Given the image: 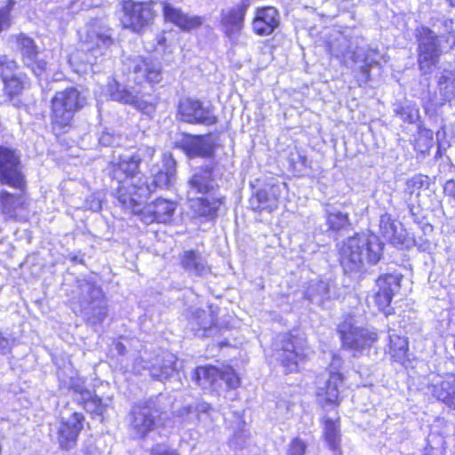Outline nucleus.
<instances>
[{
  "label": "nucleus",
  "instance_id": "obj_30",
  "mask_svg": "<svg viewBox=\"0 0 455 455\" xmlns=\"http://www.w3.org/2000/svg\"><path fill=\"white\" fill-rule=\"evenodd\" d=\"M183 150L189 157H207L213 154V144L207 136H187L181 142Z\"/></svg>",
  "mask_w": 455,
  "mask_h": 455
},
{
  "label": "nucleus",
  "instance_id": "obj_11",
  "mask_svg": "<svg viewBox=\"0 0 455 455\" xmlns=\"http://www.w3.org/2000/svg\"><path fill=\"white\" fill-rule=\"evenodd\" d=\"M124 66L129 72V79L135 84L159 83L162 79L160 63L151 59L141 56L128 57L124 60Z\"/></svg>",
  "mask_w": 455,
  "mask_h": 455
},
{
  "label": "nucleus",
  "instance_id": "obj_24",
  "mask_svg": "<svg viewBox=\"0 0 455 455\" xmlns=\"http://www.w3.org/2000/svg\"><path fill=\"white\" fill-rule=\"evenodd\" d=\"M108 92L113 100L133 106L135 108L149 114L154 110V106L141 99L138 92L129 90L116 81L108 84Z\"/></svg>",
  "mask_w": 455,
  "mask_h": 455
},
{
  "label": "nucleus",
  "instance_id": "obj_38",
  "mask_svg": "<svg viewBox=\"0 0 455 455\" xmlns=\"http://www.w3.org/2000/svg\"><path fill=\"white\" fill-rule=\"evenodd\" d=\"M86 410V411L91 414H94L97 416H103L107 408L109 406L110 399H107L103 401L101 398L97 395H92V392L89 393V397H84L79 401Z\"/></svg>",
  "mask_w": 455,
  "mask_h": 455
},
{
  "label": "nucleus",
  "instance_id": "obj_35",
  "mask_svg": "<svg viewBox=\"0 0 455 455\" xmlns=\"http://www.w3.org/2000/svg\"><path fill=\"white\" fill-rule=\"evenodd\" d=\"M191 207L200 216L213 218L216 216L219 207L221 204L220 199L212 200L201 196L192 197L190 199Z\"/></svg>",
  "mask_w": 455,
  "mask_h": 455
},
{
  "label": "nucleus",
  "instance_id": "obj_29",
  "mask_svg": "<svg viewBox=\"0 0 455 455\" xmlns=\"http://www.w3.org/2000/svg\"><path fill=\"white\" fill-rule=\"evenodd\" d=\"M343 385V376L339 371H330L329 379L317 388L319 402L329 404L339 403V393Z\"/></svg>",
  "mask_w": 455,
  "mask_h": 455
},
{
  "label": "nucleus",
  "instance_id": "obj_19",
  "mask_svg": "<svg viewBox=\"0 0 455 455\" xmlns=\"http://www.w3.org/2000/svg\"><path fill=\"white\" fill-rule=\"evenodd\" d=\"M84 416L78 412H73L68 418H62L57 433V441L60 449L70 451L75 448L78 435L84 427Z\"/></svg>",
  "mask_w": 455,
  "mask_h": 455
},
{
  "label": "nucleus",
  "instance_id": "obj_8",
  "mask_svg": "<svg viewBox=\"0 0 455 455\" xmlns=\"http://www.w3.org/2000/svg\"><path fill=\"white\" fill-rule=\"evenodd\" d=\"M160 420L155 403L143 402L132 406L130 412V431L134 438H144L154 431Z\"/></svg>",
  "mask_w": 455,
  "mask_h": 455
},
{
  "label": "nucleus",
  "instance_id": "obj_54",
  "mask_svg": "<svg viewBox=\"0 0 455 455\" xmlns=\"http://www.w3.org/2000/svg\"><path fill=\"white\" fill-rule=\"evenodd\" d=\"M444 24H445V27L448 28L449 26H451L452 24V20H447L444 21Z\"/></svg>",
  "mask_w": 455,
  "mask_h": 455
},
{
  "label": "nucleus",
  "instance_id": "obj_31",
  "mask_svg": "<svg viewBox=\"0 0 455 455\" xmlns=\"http://www.w3.org/2000/svg\"><path fill=\"white\" fill-rule=\"evenodd\" d=\"M180 263L184 270L192 275L203 276L210 272L205 258L196 251H185L180 256Z\"/></svg>",
  "mask_w": 455,
  "mask_h": 455
},
{
  "label": "nucleus",
  "instance_id": "obj_53",
  "mask_svg": "<svg viewBox=\"0 0 455 455\" xmlns=\"http://www.w3.org/2000/svg\"><path fill=\"white\" fill-rule=\"evenodd\" d=\"M429 248V243H424L419 246V249L422 251H427Z\"/></svg>",
  "mask_w": 455,
  "mask_h": 455
},
{
  "label": "nucleus",
  "instance_id": "obj_7",
  "mask_svg": "<svg viewBox=\"0 0 455 455\" xmlns=\"http://www.w3.org/2000/svg\"><path fill=\"white\" fill-rule=\"evenodd\" d=\"M418 64L424 75L431 74L437 67L443 53L440 37L430 28L421 26L417 28Z\"/></svg>",
  "mask_w": 455,
  "mask_h": 455
},
{
  "label": "nucleus",
  "instance_id": "obj_13",
  "mask_svg": "<svg viewBox=\"0 0 455 455\" xmlns=\"http://www.w3.org/2000/svg\"><path fill=\"white\" fill-rule=\"evenodd\" d=\"M26 76L19 71L17 63L7 57L0 59V98L12 99L24 89Z\"/></svg>",
  "mask_w": 455,
  "mask_h": 455
},
{
  "label": "nucleus",
  "instance_id": "obj_55",
  "mask_svg": "<svg viewBox=\"0 0 455 455\" xmlns=\"http://www.w3.org/2000/svg\"><path fill=\"white\" fill-rule=\"evenodd\" d=\"M452 7H455V0H447Z\"/></svg>",
  "mask_w": 455,
  "mask_h": 455
},
{
  "label": "nucleus",
  "instance_id": "obj_41",
  "mask_svg": "<svg viewBox=\"0 0 455 455\" xmlns=\"http://www.w3.org/2000/svg\"><path fill=\"white\" fill-rule=\"evenodd\" d=\"M380 232L385 239L395 244L400 242V237L397 235V227L392 220L390 215H382L379 221Z\"/></svg>",
  "mask_w": 455,
  "mask_h": 455
},
{
  "label": "nucleus",
  "instance_id": "obj_58",
  "mask_svg": "<svg viewBox=\"0 0 455 455\" xmlns=\"http://www.w3.org/2000/svg\"><path fill=\"white\" fill-rule=\"evenodd\" d=\"M87 71V66H85L83 69H82V72H86Z\"/></svg>",
  "mask_w": 455,
  "mask_h": 455
},
{
  "label": "nucleus",
  "instance_id": "obj_47",
  "mask_svg": "<svg viewBox=\"0 0 455 455\" xmlns=\"http://www.w3.org/2000/svg\"><path fill=\"white\" fill-rule=\"evenodd\" d=\"M10 26V8L0 10V32Z\"/></svg>",
  "mask_w": 455,
  "mask_h": 455
},
{
  "label": "nucleus",
  "instance_id": "obj_18",
  "mask_svg": "<svg viewBox=\"0 0 455 455\" xmlns=\"http://www.w3.org/2000/svg\"><path fill=\"white\" fill-rule=\"evenodd\" d=\"M179 115L181 120L190 124L212 125L217 122V117L209 107H203L199 100L183 99L179 104Z\"/></svg>",
  "mask_w": 455,
  "mask_h": 455
},
{
  "label": "nucleus",
  "instance_id": "obj_45",
  "mask_svg": "<svg viewBox=\"0 0 455 455\" xmlns=\"http://www.w3.org/2000/svg\"><path fill=\"white\" fill-rule=\"evenodd\" d=\"M305 451L306 444L299 438H295L290 445L288 455H304Z\"/></svg>",
  "mask_w": 455,
  "mask_h": 455
},
{
  "label": "nucleus",
  "instance_id": "obj_9",
  "mask_svg": "<svg viewBox=\"0 0 455 455\" xmlns=\"http://www.w3.org/2000/svg\"><path fill=\"white\" fill-rule=\"evenodd\" d=\"M339 332L343 346L355 353L369 348L377 340L376 332L358 325L353 317L346 318L339 325Z\"/></svg>",
  "mask_w": 455,
  "mask_h": 455
},
{
  "label": "nucleus",
  "instance_id": "obj_27",
  "mask_svg": "<svg viewBox=\"0 0 455 455\" xmlns=\"http://www.w3.org/2000/svg\"><path fill=\"white\" fill-rule=\"evenodd\" d=\"M163 12L165 20L173 23L184 31L199 28L204 20L201 16L188 15L168 3L163 4Z\"/></svg>",
  "mask_w": 455,
  "mask_h": 455
},
{
  "label": "nucleus",
  "instance_id": "obj_16",
  "mask_svg": "<svg viewBox=\"0 0 455 455\" xmlns=\"http://www.w3.org/2000/svg\"><path fill=\"white\" fill-rule=\"evenodd\" d=\"M299 339L284 334L281 339L280 348L276 350V359L283 366L285 372H293L307 355V349L298 343Z\"/></svg>",
  "mask_w": 455,
  "mask_h": 455
},
{
  "label": "nucleus",
  "instance_id": "obj_34",
  "mask_svg": "<svg viewBox=\"0 0 455 455\" xmlns=\"http://www.w3.org/2000/svg\"><path fill=\"white\" fill-rule=\"evenodd\" d=\"M305 296L312 303L323 306L331 299V283L326 280H311L305 290Z\"/></svg>",
  "mask_w": 455,
  "mask_h": 455
},
{
  "label": "nucleus",
  "instance_id": "obj_57",
  "mask_svg": "<svg viewBox=\"0 0 455 455\" xmlns=\"http://www.w3.org/2000/svg\"><path fill=\"white\" fill-rule=\"evenodd\" d=\"M116 347H117V349H118V350H121L124 347H123V345H122V344L118 343V344L116 345Z\"/></svg>",
  "mask_w": 455,
  "mask_h": 455
},
{
  "label": "nucleus",
  "instance_id": "obj_4",
  "mask_svg": "<svg viewBox=\"0 0 455 455\" xmlns=\"http://www.w3.org/2000/svg\"><path fill=\"white\" fill-rule=\"evenodd\" d=\"M87 65L92 67L105 58L111 56V48L115 45L113 30L102 20L88 22L80 36Z\"/></svg>",
  "mask_w": 455,
  "mask_h": 455
},
{
  "label": "nucleus",
  "instance_id": "obj_3",
  "mask_svg": "<svg viewBox=\"0 0 455 455\" xmlns=\"http://www.w3.org/2000/svg\"><path fill=\"white\" fill-rule=\"evenodd\" d=\"M331 54L345 65L348 60L360 63L359 83L366 84L371 76V67L379 64V52L376 49L361 47L357 39L347 38L339 34L329 45Z\"/></svg>",
  "mask_w": 455,
  "mask_h": 455
},
{
  "label": "nucleus",
  "instance_id": "obj_49",
  "mask_svg": "<svg viewBox=\"0 0 455 455\" xmlns=\"http://www.w3.org/2000/svg\"><path fill=\"white\" fill-rule=\"evenodd\" d=\"M155 148L150 147H144L140 148L138 151L134 152V154H140L142 157V161H147L152 159L155 155Z\"/></svg>",
  "mask_w": 455,
  "mask_h": 455
},
{
  "label": "nucleus",
  "instance_id": "obj_37",
  "mask_svg": "<svg viewBox=\"0 0 455 455\" xmlns=\"http://www.w3.org/2000/svg\"><path fill=\"white\" fill-rule=\"evenodd\" d=\"M389 353L392 358L400 363H403L408 351L407 339L398 335L389 334Z\"/></svg>",
  "mask_w": 455,
  "mask_h": 455
},
{
  "label": "nucleus",
  "instance_id": "obj_40",
  "mask_svg": "<svg viewBox=\"0 0 455 455\" xmlns=\"http://www.w3.org/2000/svg\"><path fill=\"white\" fill-rule=\"evenodd\" d=\"M324 436L329 447L336 451L340 443L339 424L330 419L324 420Z\"/></svg>",
  "mask_w": 455,
  "mask_h": 455
},
{
  "label": "nucleus",
  "instance_id": "obj_10",
  "mask_svg": "<svg viewBox=\"0 0 455 455\" xmlns=\"http://www.w3.org/2000/svg\"><path fill=\"white\" fill-rule=\"evenodd\" d=\"M193 379L203 388L218 390L225 384L228 388H235L240 379L232 368L220 370L214 366L197 367Z\"/></svg>",
  "mask_w": 455,
  "mask_h": 455
},
{
  "label": "nucleus",
  "instance_id": "obj_5",
  "mask_svg": "<svg viewBox=\"0 0 455 455\" xmlns=\"http://www.w3.org/2000/svg\"><path fill=\"white\" fill-rule=\"evenodd\" d=\"M86 105V98L75 87L57 92L51 100V120L54 130L71 126L75 113Z\"/></svg>",
  "mask_w": 455,
  "mask_h": 455
},
{
  "label": "nucleus",
  "instance_id": "obj_50",
  "mask_svg": "<svg viewBox=\"0 0 455 455\" xmlns=\"http://www.w3.org/2000/svg\"><path fill=\"white\" fill-rule=\"evenodd\" d=\"M422 184H423L422 178L413 177L407 182V187H408V188H410L411 187L419 188H421Z\"/></svg>",
  "mask_w": 455,
  "mask_h": 455
},
{
  "label": "nucleus",
  "instance_id": "obj_51",
  "mask_svg": "<svg viewBox=\"0 0 455 455\" xmlns=\"http://www.w3.org/2000/svg\"><path fill=\"white\" fill-rule=\"evenodd\" d=\"M89 208L93 212H98L101 208V202L98 198H93V200L90 203Z\"/></svg>",
  "mask_w": 455,
  "mask_h": 455
},
{
  "label": "nucleus",
  "instance_id": "obj_12",
  "mask_svg": "<svg viewBox=\"0 0 455 455\" xmlns=\"http://www.w3.org/2000/svg\"><path fill=\"white\" fill-rule=\"evenodd\" d=\"M153 2L136 3L132 0L124 3V17L122 23L124 28L133 32L140 33L148 27L156 15L153 9Z\"/></svg>",
  "mask_w": 455,
  "mask_h": 455
},
{
  "label": "nucleus",
  "instance_id": "obj_2",
  "mask_svg": "<svg viewBox=\"0 0 455 455\" xmlns=\"http://www.w3.org/2000/svg\"><path fill=\"white\" fill-rule=\"evenodd\" d=\"M382 244L372 234L355 235L339 248L340 264L346 273L360 270L364 262L376 264L381 257Z\"/></svg>",
  "mask_w": 455,
  "mask_h": 455
},
{
  "label": "nucleus",
  "instance_id": "obj_48",
  "mask_svg": "<svg viewBox=\"0 0 455 455\" xmlns=\"http://www.w3.org/2000/svg\"><path fill=\"white\" fill-rule=\"evenodd\" d=\"M13 341L0 333V355H6L12 347Z\"/></svg>",
  "mask_w": 455,
  "mask_h": 455
},
{
  "label": "nucleus",
  "instance_id": "obj_17",
  "mask_svg": "<svg viewBox=\"0 0 455 455\" xmlns=\"http://www.w3.org/2000/svg\"><path fill=\"white\" fill-rule=\"evenodd\" d=\"M151 363L143 356L136 358L133 371L140 373L142 370H148L152 378L163 381L167 379L178 369V361L170 353H164L162 357H156Z\"/></svg>",
  "mask_w": 455,
  "mask_h": 455
},
{
  "label": "nucleus",
  "instance_id": "obj_22",
  "mask_svg": "<svg viewBox=\"0 0 455 455\" xmlns=\"http://www.w3.org/2000/svg\"><path fill=\"white\" fill-rule=\"evenodd\" d=\"M248 7L249 1L243 0L239 5L221 12V28L229 39L236 38L243 28L244 16Z\"/></svg>",
  "mask_w": 455,
  "mask_h": 455
},
{
  "label": "nucleus",
  "instance_id": "obj_39",
  "mask_svg": "<svg viewBox=\"0 0 455 455\" xmlns=\"http://www.w3.org/2000/svg\"><path fill=\"white\" fill-rule=\"evenodd\" d=\"M60 381L62 387L72 390L76 395H77L76 400L78 402L84 397H89V393L91 391L85 387V380L83 378L76 375H71L68 379H62L60 378Z\"/></svg>",
  "mask_w": 455,
  "mask_h": 455
},
{
  "label": "nucleus",
  "instance_id": "obj_56",
  "mask_svg": "<svg viewBox=\"0 0 455 455\" xmlns=\"http://www.w3.org/2000/svg\"><path fill=\"white\" fill-rule=\"evenodd\" d=\"M445 80V77L444 76H441L440 79H439V84H443V81Z\"/></svg>",
  "mask_w": 455,
  "mask_h": 455
},
{
  "label": "nucleus",
  "instance_id": "obj_36",
  "mask_svg": "<svg viewBox=\"0 0 455 455\" xmlns=\"http://www.w3.org/2000/svg\"><path fill=\"white\" fill-rule=\"evenodd\" d=\"M190 324L196 335L204 337L208 335L207 331L212 330L214 324V318L210 313L202 309H196Z\"/></svg>",
  "mask_w": 455,
  "mask_h": 455
},
{
  "label": "nucleus",
  "instance_id": "obj_21",
  "mask_svg": "<svg viewBox=\"0 0 455 455\" xmlns=\"http://www.w3.org/2000/svg\"><path fill=\"white\" fill-rule=\"evenodd\" d=\"M427 392L447 406L455 409V375H434L427 386Z\"/></svg>",
  "mask_w": 455,
  "mask_h": 455
},
{
  "label": "nucleus",
  "instance_id": "obj_52",
  "mask_svg": "<svg viewBox=\"0 0 455 455\" xmlns=\"http://www.w3.org/2000/svg\"><path fill=\"white\" fill-rule=\"evenodd\" d=\"M446 42L449 44L450 49H453L455 47V35H453L451 31L448 32Z\"/></svg>",
  "mask_w": 455,
  "mask_h": 455
},
{
  "label": "nucleus",
  "instance_id": "obj_44",
  "mask_svg": "<svg viewBox=\"0 0 455 455\" xmlns=\"http://www.w3.org/2000/svg\"><path fill=\"white\" fill-rule=\"evenodd\" d=\"M121 140L120 136H116L109 132H103L99 141L101 145L106 147H116L120 145Z\"/></svg>",
  "mask_w": 455,
  "mask_h": 455
},
{
  "label": "nucleus",
  "instance_id": "obj_28",
  "mask_svg": "<svg viewBox=\"0 0 455 455\" xmlns=\"http://www.w3.org/2000/svg\"><path fill=\"white\" fill-rule=\"evenodd\" d=\"M285 184L272 185L268 189H260L251 199V205L257 211L271 212L277 209L278 201Z\"/></svg>",
  "mask_w": 455,
  "mask_h": 455
},
{
  "label": "nucleus",
  "instance_id": "obj_14",
  "mask_svg": "<svg viewBox=\"0 0 455 455\" xmlns=\"http://www.w3.org/2000/svg\"><path fill=\"white\" fill-rule=\"evenodd\" d=\"M147 199H143L138 204L137 210L125 209L133 214H139L145 224L153 222H169L176 210V204L171 200L157 198L152 203L143 206Z\"/></svg>",
  "mask_w": 455,
  "mask_h": 455
},
{
  "label": "nucleus",
  "instance_id": "obj_46",
  "mask_svg": "<svg viewBox=\"0 0 455 455\" xmlns=\"http://www.w3.org/2000/svg\"><path fill=\"white\" fill-rule=\"evenodd\" d=\"M151 455H178L175 451L170 450L164 444H156L151 450Z\"/></svg>",
  "mask_w": 455,
  "mask_h": 455
},
{
  "label": "nucleus",
  "instance_id": "obj_43",
  "mask_svg": "<svg viewBox=\"0 0 455 455\" xmlns=\"http://www.w3.org/2000/svg\"><path fill=\"white\" fill-rule=\"evenodd\" d=\"M0 203L2 204L4 212L11 214L17 209L18 206L23 204V200L20 195L15 196L8 193L7 191H3L0 194Z\"/></svg>",
  "mask_w": 455,
  "mask_h": 455
},
{
  "label": "nucleus",
  "instance_id": "obj_1",
  "mask_svg": "<svg viewBox=\"0 0 455 455\" xmlns=\"http://www.w3.org/2000/svg\"><path fill=\"white\" fill-rule=\"evenodd\" d=\"M140 154L126 153L112 162V176L116 180V196L124 209L137 210L143 199H148L153 190L148 179L140 176Z\"/></svg>",
  "mask_w": 455,
  "mask_h": 455
},
{
  "label": "nucleus",
  "instance_id": "obj_32",
  "mask_svg": "<svg viewBox=\"0 0 455 455\" xmlns=\"http://www.w3.org/2000/svg\"><path fill=\"white\" fill-rule=\"evenodd\" d=\"M212 412L213 409L211 404L201 402L195 408L184 407L179 413L185 422H193L196 419L205 427H209L213 421Z\"/></svg>",
  "mask_w": 455,
  "mask_h": 455
},
{
  "label": "nucleus",
  "instance_id": "obj_15",
  "mask_svg": "<svg viewBox=\"0 0 455 455\" xmlns=\"http://www.w3.org/2000/svg\"><path fill=\"white\" fill-rule=\"evenodd\" d=\"M0 181L16 188H20L24 183L20 157L15 150L6 147H0Z\"/></svg>",
  "mask_w": 455,
  "mask_h": 455
},
{
  "label": "nucleus",
  "instance_id": "obj_26",
  "mask_svg": "<svg viewBox=\"0 0 455 455\" xmlns=\"http://www.w3.org/2000/svg\"><path fill=\"white\" fill-rule=\"evenodd\" d=\"M279 23V13L275 8H259L252 21V30L260 36H269L278 28Z\"/></svg>",
  "mask_w": 455,
  "mask_h": 455
},
{
  "label": "nucleus",
  "instance_id": "obj_6",
  "mask_svg": "<svg viewBox=\"0 0 455 455\" xmlns=\"http://www.w3.org/2000/svg\"><path fill=\"white\" fill-rule=\"evenodd\" d=\"M79 311L92 325L100 324L107 316V302L101 289L84 281L79 284Z\"/></svg>",
  "mask_w": 455,
  "mask_h": 455
},
{
  "label": "nucleus",
  "instance_id": "obj_59",
  "mask_svg": "<svg viewBox=\"0 0 455 455\" xmlns=\"http://www.w3.org/2000/svg\"><path fill=\"white\" fill-rule=\"evenodd\" d=\"M75 60V57H71L70 61L72 62Z\"/></svg>",
  "mask_w": 455,
  "mask_h": 455
},
{
  "label": "nucleus",
  "instance_id": "obj_23",
  "mask_svg": "<svg viewBox=\"0 0 455 455\" xmlns=\"http://www.w3.org/2000/svg\"><path fill=\"white\" fill-rule=\"evenodd\" d=\"M17 43L25 65L30 68L38 78H44L47 64L44 60L38 59V51L34 41L21 34L17 37Z\"/></svg>",
  "mask_w": 455,
  "mask_h": 455
},
{
  "label": "nucleus",
  "instance_id": "obj_33",
  "mask_svg": "<svg viewBox=\"0 0 455 455\" xmlns=\"http://www.w3.org/2000/svg\"><path fill=\"white\" fill-rule=\"evenodd\" d=\"M164 166L155 175L151 183H148L153 188L151 194L156 188L169 187L176 175V162L171 156L164 155L163 158Z\"/></svg>",
  "mask_w": 455,
  "mask_h": 455
},
{
  "label": "nucleus",
  "instance_id": "obj_42",
  "mask_svg": "<svg viewBox=\"0 0 455 455\" xmlns=\"http://www.w3.org/2000/svg\"><path fill=\"white\" fill-rule=\"evenodd\" d=\"M327 225L331 231H339L350 226L348 215L339 211L327 212Z\"/></svg>",
  "mask_w": 455,
  "mask_h": 455
},
{
  "label": "nucleus",
  "instance_id": "obj_25",
  "mask_svg": "<svg viewBox=\"0 0 455 455\" xmlns=\"http://www.w3.org/2000/svg\"><path fill=\"white\" fill-rule=\"evenodd\" d=\"M215 186L212 167L204 166L196 169L188 180V196L192 199L199 195L204 196L212 191Z\"/></svg>",
  "mask_w": 455,
  "mask_h": 455
},
{
  "label": "nucleus",
  "instance_id": "obj_20",
  "mask_svg": "<svg viewBox=\"0 0 455 455\" xmlns=\"http://www.w3.org/2000/svg\"><path fill=\"white\" fill-rule=\"evenodd\" d=\"M401 277L397 275L386 274L381 275L377 280L378 291L374 296V301L379 307V310L385 312L386 315L391 313L389 307L392 298L400 289Z\"/></svg>",
  "mask_w": 455,
  "mask_h": 455
}]
</instances>
